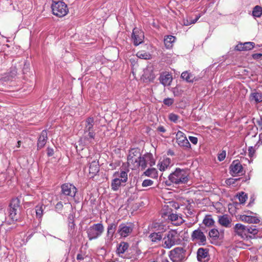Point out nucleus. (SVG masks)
<instances>
[{
  "label": "nucleus",
  "instance_id": "15",
  "mask_svg": "<svg viewBox=\"0 0 262 262\" xmlns=\"http://www.w3.org/2000/svg\"><path fill=\"white\" fill-rule=\"evenodd\" d=\"M232 220L228 214H223L218 216V222L222 226L226 228L231 227Z\"/></svg>",
  "mask_w": 262,
  "mask_h": 262
},
{
  "label": "nucleus",
  "instance_id": "5",
  "mask_svg": "<svg viewBox=\"0 0 262 262\" xmlns=\"http://www.w3.org/2000/svg\"><path fill=\"white\" fill-rule=\"evenodd\" d=\"M104 230V228L102 223L93 224L86 231L88 238L90 241L98 238L102 235Z\"/></svg>",
  "mask_w": 262,
  "mask_h": 262
},
{
  "label": "nucleus",
  "instance_id": "2",
  "mask_svg": "<svg viewBox=\"0 0 262 262\" xmlns=\"http://www.w3.org/2000/svg\"><path fill=\"white\" fill-rule=\"evenodd\" d=\"M188 181V173L184 169L177 168L174 171L168 176V180L165 182L167 186H170L171 183L180 185L186 183Z\"/></svg>",
  "mask_w": 262,
  "mask_h": 262
},
{
  "label": "nucleus",
  "instance_id": "42",
  "mask_svg": "<svg viewBox=\"0 0 262 262\" xmlns=\"http://www.w3.org/2000/svg\"><path fill=\"white\" fill-rule=\"evenodd\" d=\"M68 226L69 233L73 234L75 228V224L73 219H69Z\"/></svg>",
  "mask_w": 262,
  "mask_h": 262
},
{
  "label": "nucleus",
  "instance_id": "21",
  "mask_svg": "<svg viewBox=\"0 0 262 262\" xmlns=\"http://www.w3.org/2000/svg\"><path fill=\"white\" fill-rule=\"evenodd\" d=\"M100 167L98 163V161H93L90 165L89 167V173L92 174L91 177L93 178L96 176L99 171Z\"/></svg>",
  "mask_w": 262,
  "mask_h": 262
},
{
  "label": "nucleus",
  "instance_id": "35",
  "mask_svg": "<svg viewBox=\"0 0 262 262\" xmlns=\"http://www.w3.org/2000/svg\"><path fill=\"white\" fill-rule=\"evenodd\" d=\"M149 238L152 242L157 243L162 239L161 232H153L150 234Z\"/></svg>",
  "mask_w": 262,
  "mask_h": 262
},
{
  "label": "nucleus",
  "instance_id": "55",
  "mask_svg": "<svg viewBox=\"0 0 262 262\" xmlns=\"http://www.w3.org/2000/svg\"><path fill=\"white\" fill-rule=\"evenodd\" d=\"M54 155V149L50 147L47 148V155L48 157H51Z\"/></svg>",
  "mask_w": 262,
  "mask_h": 262
},
{
  "label": "nucleus",
  "instance_id": "29",
  "mask_svg": "<svg viewBox=\"0 0 262 262\" xmlns=\"http://www.w3.org/2000/svg\"><path fill=\"white\" fill-rule=\"evenodd\" d=\"M46 206L43 204H38L35 206V212L36 217L41 222L42 215L43 214V211L45 209Z\"/></svg>",
  "mask_w": 262,
  "mask_h": 262
},
{
  "label": "nucleus",
  "instance_id": "14",
  "mask_svg": "<svg viewBox=\"0 0 262 262\" xmlns=\"http://www.w3.org/2000/svg\"><path fill=\"white\" fill-rule=\"evenodd\" d=\"M48 139V133L46 130H43L37 140V149L38 150L42 148L46 145Z\"/></svg>",
  "mask_w": 262,
  "mask_h": 262
},
{
  "label": "nucleus",
  "instance_id": "3",
  "mask_svg": "<svg viewBox=\"0 0 262 262\" xmlns=\"http://www.w3.org/2000/svg\"><path fill=\"white\" fill-rule=\"evenodd\" d=\"M94 119L93 117H88L85 121V125L83 129V139L85 144L93 143L96 136V133L94 129Z\"/></svg>",
  "mask_w": 262,
  "mask_h": 262
},
{
  "label": "nucleus",
  "instance_id": "36",
  "mask_svg": "<svg viewBox=\"0 0 262 262\" xmlns=\"http://www.w3.org/2000/svg\"><path fill=\"white\" fill-rule=\"evenodd\" d=\"M172 210L171 208H169L168 206L165 205L161 210V216L163 218L167 217L169 219L170 217L169 215L172 213Z\"/></svg>",
  "mask_w": 262,
  "mask_h": 262
},
{
  "label": "nucleus",
  "instance_id": "25",
  "mask_svg": "<svg viewBox=\"0 0 262 262\" xmlns=\"http://www.w3.org/2000/svg\"><path fill=\"white\" fill-rule=\"evenodd\" d=\"M177 143L179 146L185 150H189L191 148V145L186 137L181 139H178Z\"/></svg>",
  "mask_w": 262,
  "mask_h": 262
},
{
  "label": "nucleus",
  "instance_id": "28",
  "mask_svg": "<svg viewBox=\"0 0 262 262\" xmlns=\"http://www.w3.org/2000/svg\"><path fill=\"white\" fill-rule=\"evenodd\" d=\"M129 247V244L127 242H121L117 247L116 253L120 255L124 253Z\"/></svg>",
  "mask_w": 262,
  "mask_h": 262
},
{
  "label": "nucleus",
  "instance_id": "57",
  "mask_svg": "<svg viewBox=\"0 0 262 262\" xmlns=\"http://www.w3.org/2000/svg\"><path fill=\"white\" fill-rule=\"evenodd\" d=\"M252 57L254 59H259L262 57V54L261 53H255L252 54Z\"/></svg>",
  "mask_w": 262,
  "mask_h": 262
},
{
  "label": "nucleus",
  "instance_id": "16",
  "mask_svg": "<svg viewBox=\"0 0 262 262\" xmlns=\"http://www.w3.org/2000/svg\"><path fill=\"white\" fill-rule=\"evenodd\" d=\"M208 249L200 248L197 251V259L199 261H206L209 260Z\"/></svg>",
  "mask_w": 262,
  "mask_h": 262
},
{
  "label": "nucleus",
  "instance_id": "18",
  "mask_svg": "<svg viewBox=\"0 0 262 262\" xmlns=\"http://www.w3.org/2000/svg\"><path fill=\"white\" fill-rule=\"evenodd\" d=\"M159 80L161 84L164 86H169L171 84L172 80V77L171 74L168 73H164L161 74L159 77Z\"/></svg>",
  "mask_w": 262,
  "mask_h": 262
},
{
  "label": "nucleus",
  "instance_id": "61",
  "mask_svg": "<svg viewBox=\"0 0 262 262\" xmlns=\"http://www.w3.org/2000/svg\"><path fill=\"white\" fill-rule=\"evenodd\" d=\"M167 155H169V156H174V151L171 150V149H169L168 151H167Z\"/></svg>",
  "mask_w": 262,
  "mask_h": 262
},
{
  "label": "nucleus",
  "instance_id": "53",
  "mask_svg": "<svg viewBox=\"0 0 262 262\" xmlns=\"http://www.w3.org/2000/svg\"><path fill=\"white\" fill-rule=\"evenodd\" d=\"M249 156L250 158H252L254 156L255 153V149L252 146H250L248 148Z\"/></svg>",
  "mask_w": 262,
  "mask_h": 262
},
{
  "label": "nucleus",
  "instance_id": "30",
  "mask_svg": "<svg viewBox=\"0 0 262 262\" xmlns=\"http://www.w3.org/2000/svg\"><path fill=\"white\" fill-rule=\"evenodd\" d=\"M113 177L117 178H120L121 180V182L126 183L128 180V175L127 172L124 170H121L120 172L116 171L114 174Z\"/></svg>",
  "mask_w": 262,
  "mask_h": 262
},
{
  "label": "nucleus",
  "instance_id": "24",
  "mask_svg": "<svg viewBox=\"0 0 262 262\" xmlns=\"http://www.w3.org/2000/svg\"><path fill=\"white\" fill-rule=\"evenodd\" d=\"M250 100L254 101L256 103L262 102V92L260 91L252 92L250 95Z\"/></svg>",
  "mask_w": 262,
  "mask_h": 262
},
{
  "label": "nucleus",
  "instance_id": "6",
  "mask_svg": "<svg viewBox=\"0 0 262 262\" xmlns=\"http://www.w3.org/2000/svg\"><path fill=\"white\" fill-rule=\"evenodd\" d=\"M170 259L173 262H182L185 258V250L182 247H177L170 251Z\"/></svg>",
  "mask_w": 262,
  "mask_h": 262
},
{
  "label": "nucleus",
  "instance_id": "41",
  "mask_svg": "<svg viewBox=\"0 0 262 262\" xmlns=\"http://www.w3.org/2000/svg\"><path fill=\"white\" fill-rule=\"evenodd\" d=\"M137 56L139 58L144 59H149L151 57V55L149 53L144 51L138 52L137 53Z\"/></svg>",
  "mask_w": 262,
  "mask_h": 262
},
{
  "label": "nucleus",
  "instance_id": "39",
  "mask_svg": "<svg viewBox=\"0 0 262 262\" xmlns=\"http://www.w3.org/2000/svg\"><path fill=\"white\" fill-rule=\"evenodd\" d=\"M258 232V229L256 228V226L251 225L247 226V234L250 233L253 235H255Z\"/></svg>",
  "mask_w": 262,
  "mask_h": 262
},
{
  "label": "nucleus",
  "instance_id": "44",
  "mask_svg": "<svg viewBox=\"0 0 262 262\" xmlns=\"http://www.w3.org/2000/svg\"><path fill=\"white\" fill-rule=\"evenodd\" d=\"M209 235L210 237L216 238L219 237V232L216 229H212L209 232Z\"/></svg>",
  "mask_w": 262,
  "mask_h": 262
},
{
  "label": "nucleus",
  "instance_id": "26",
  "mask_svg": "<svg viewBox=\"0 0 262 262\" xmlns=\"http://www.w3.org/2000/svg\"><path fill=\"white\" fill-rule=\"evenodd\" d=\"M240 219L242 221L248 223L257 224L260 222L257 217L251 215H241Z\"/></svg>",
  "mask_w": 262,
  "mask_h": 262
},
{
  "label": "nucleus",
  "instance_id": "47",
  "mask_svg": "<svg viewBox=\"0 0 262 262\" xmlns=\"http://www.w3.org/2000/svg\"><path fill=\"white\" fill-rule=\"evenodd\" d=\"M169 119L174 123L177 122L179 116L175 114L171 113L168 116Z\"/></svg>",
  "mask_w": 262,
  "mask_h": 262
},
{
  "label": "nucleus",
  "instance_id": "58",
  "mask_svg": "<svg viewBox=\"0 0 262 262\" xmlns=\"http://www.w3.org/2000/svg\"><path fill=\"white\" fill-rule=\"evenodd\" d=\"M196 22V19H191L190 20V22H188V20H187V23H184V25L185 26H188V25H191V24H195V23Z\"/></svg>",
  "mask_w": 262,
  "mask_h": 262
},
{
  "label": "nucleus",
  "instance_id": "45",
  "mask_svg": "<svg viewBox=\"0 0 262 262\" xmlns=\"http://www.w3.org/2000/svg\"><path fill=\"white\" fill-rule=\"evenodd\" d=\"M69 197H67L63 195L61 193L59 195V199L60 201H62L64 205L69 204Z\"/></svg>",
  "mask_w": 262,
  "mask_h": 262
},
{
  "label": "nucleus",
  "instance_id": "13",
  "mask_svg": "<svg viewBox=\"0 0 262 262\" xmlns=\"http://www.w3.org/2000/svg\"><path fill=\"white\" fill-rule=\"evenodd\" d=\"M229 168L230 173L232 176H235L243 172V166L238 160L233 161Z\"/></svg>",
  "mask_w": 262,
  "mask_h": 262
},
{
  "label": "nucleus",
  "instance_id": "9",
  "mask_svg": "<svg viewBox=\"0 0 262 262\" xmlns=\"http://www.w3.org/2000/svg\"><path fill=\"white\" fill-rule=\"evenodd\" d=\"M144 38V32L140 29L135 28L132 33V39L135 46L142 43Z\"/></svg>",
  "mask_w": 262,
  "mask_h": 262
},
{
  "label": "nucleus",
  "instance_id": "32",
  "mask_svg": "<svg viewBox=\"0 0 262 262\" xmlns=\"http://www.w3.org/2000/svg\"><path fill=\"white\" fill-rule=\"evenodd\" d=\"M176 37L172 35L167 36L164 40L165 46L166 49H171L173 46V43L176 40Z\"/></svg>",
  "mask_w": 262,
  "mask_h": 262
},
{
  "label": "nucleus",
  "instance_id": "38",
  "mask_svg": "<svg viewBox=\"0 0 262 262\" xmlns=\"http://www.w3.org/2000/svg\"><path fill=\"white\" fill-rule=\"evenodd\" d=\"M252 14L254 17H260L262 14V7L258 5L255 6L252 11Z\"/></svg>",
  "mask_w": 262,
  "mask_h": 262
},
{
  "label": "nucleus",
  "instance_id": "31",
  "mask_svg": "<svg viewBox=\"0 0 262 262\" xmlns=\"http://www.w3.org/2000/svg\"><path fill=\"white\" fill-rule=\"evenodd\" d=\"M171 163V159L169 158H165L158 164L159 169L160 171H164Z\"/></svg>",
  "mask_w": 262,
  "mask_h": 262
},
{
  "label": "nucleus",
  "instance_id": "46",
  "mask_svg": "<svg viewBox=\"0 0 262 262\" xmlns=\"http://www.w3.org/2000/svg\"><path fill=\"white\" fill-rule=\"evenodd\" d=\"M154 184V181L150 179H145L144 180L142 183V186L143 187H146L148 186H150Z\"/></svg>",
  "mask_w": 262,
  "mask_h": 262
},
{
  "label": "nucleus",
  "instance_id": "22",
  "mask_svg": "<svg viewBox=\"0 0 262 262\" xmlns=\"http://www.w3.org/2000/svg\"><path fill=\"white\" fill-rule=\"evenodd\" d=\"M169 220L171 221L172 223L176 226H179L184 222V220L182 217L176 213H172L169 215Z\"/></svg>",
  "mask_w": 262,
  "mask_h": 262
},
{
  "label": "nucleus",
  "instance_id": "62",
  "mask_svg": "<svg viewBox=\"0 0 262 262\" xmlns=\"http://www.w3.org/2000/svg\"><path fill=\"white\" fill-rule=\"evenodd\" d=\"M11 76H14L16 75V71L15 70V69H14V70H12L11 71Z\"/></svg>",
  "mask_w": 262,
  "mask_h": 262
},
{
  "label": "nucleus",
  "instance_id": "56",
  "mask_svg": "<svg viewBox=\"0 0 262 262\" xmlns=\"http://www.w3.org/2000/svg\"><path fill=\"white\" fill-rule=\"evenodd\" d=\"M241 178L238 179H229L227 180V184H234L235 182L237 181L241 180Z\"/></svg>",
  "mask_w": 262,
  "mask_h": 262
},
{
  "label": "nucleus",
  "instance_id": "34",
  "mask_svg": "<svg viewBox=\"0 0 262 262\" xmlns=\"http://www.w3.org/2000/svg\"><path fill=\"white\" fill-rule=\"evenodd\" d=\"M144 174L147 177L154 179L157 178L158 177V171L155 168H148L144 172Z\"/></svg>",
  "mask_w": 262,
  "mask_h": 262
},
{
  "label": "nucleus",
  "instance_id": "50",
  "mask_svg": "<svg viewBox=\"0 0 262 262\" xmlns=\"http://www.w3.org/2000/svg\"><path fill=\"white\" fill-rule=\"evenodd\" d=\"M226 151L225 150H223L220 154H219L218 155V160L220 161H223L225 157H226Z\"/></svg>",
  "mask_w": 262,
  "mask_h": 262
},
{
  "label": "nucleus",
  "instance_id": "60",
  "mask_svg": "<svg viewBox=\"0 0 262 262\" xmlns=\"http://www.w3.org/2000/svg\"><path fill=\"white\" fill-rule=\"evenodd\" d=\"M76 258L77 260H83L84 259V256L81 254H78L77 255Z\"/></svg>",
  "mask_w": 262,
  "mask_h": 262
},
{
  "label": "nucleus",
  "instance_id": "59",
  "mask_svg": "<svg viewBox=\"0 0 262 262\" xmlns=\"http://www.w3.org/2000/svg\"><path fill=\"white\" fill-rule=\"evenodd\" d=\"M157 130L162 133H165L166 132V129H165L164 127L163 126H160L158 127Z\"/></svg>",
  "mask_w": 262,
  "mask_h": 262
},
{
  "label": "nucleus",
  "instance_id": "48",
  "mask_svg": "<svg viewBox=\"0 0 262 262\" xmlns=\"http://www.w3.org/2000/svg\"><path fill=\"white\" fill-rule=\"evenodd\" d=\"M174 102V100L172 98H167L163 100V103L168 106H171Z\"/></svg>",
  "mask_w": 262,
  "mask_h": 262
},
{
  "label": "nucleus",
  "instance_id": "7",
  "mask_svg": "<svg viewBox=\"0 0 262 262\" xmlns=\"http://www.w3.org/2000/svg\"><path fill=\"white\" fill-rule=\"evenodd\" d=\"M61 192L65 196L74 198L76 195L77 189L76 187L71 183H64L61 186Z\"/></svg>",
  "mask_w": 262,
  "mask_h": 262
},
{
  "label": "nucleus",
  "instance_id": "23",
  "mask_svg": "<svg viewBox=\"0 0 262 262\" xmlns=\"http://www.w3.org/2000/svg\"><path fill=\"white\" fill-rule=\"evenodd\" d=\"M125 183L121 182L120 178H115L111 182V188L114 191H117L121 186H125Z\"/></svg>",
  "mask_w": 262,
  "mask_h": 262
},
{
  "label": "nucleus",
  "instance_id": "12",
  "mask_svg": "<svg viewBox=\"0 0 262 262\" xmlns=\"http://www.w3.org/2000/svg\"><path fill=\"white\" fill-rule=\"evenodd\" d=\"M176 233L174 231H169L163 238L164 247L169 249L176 243Z\"/></svg>",
  "mask_w": 262,
  "mask_h": 262
},
{
  "label": "nucleus",
  "instance_id": "11",
  "mask_svg": "<svg viewBox=\"0 0 262 262\" xmlns=\"http://www.w3.org/2000/svg\"><path fill=\"white\" fill-rule=\"evenodd\" d=\"M133 227L132 224L122 223L119 225L117 232L121 237H126L132 233Z\"/></svg>",
  "mask_w": 262,
  "mask_h": 262
},
{
  "label": "nucleus",
  "instance_id": "54",
  "mask_svg": "<svg viewBox=\"0 0 262 262\" xmlns=\"http://www.w3.org/2000/svg\"><path fill=\"white\" fill-rule=\"evenodd\" d=\"M189 139L190 141L194 145H196L198 141V138L195 137L189 136Z\"/></svg>",
  "mask_w": 262,
  "mask_h": 262
},
{
  "label": "nucleus",
  "instance_id": "20",
  "mask_svg": "<svg viewBox=\"0 0 262 262\" xmlns=\"http://www.w3.org/2000/svg\"><path fill=\"white\" fill-rule=\"evenodd\" d=\"M117 227V223L114 222L108 225L107 228V239L111 241L113 239V236Z\"/></svg>",
  "mask_w": 262,
  "mask_h": 262
},
{
  "label": "nucleus",
  "instance_id": "33",
  "mask_svg": "<svg viewBox=\"0 0 262 262\" xmlns=\"http://www.w3.org/2000/svg\"><path fill=\"white\" fill-rule=\"evenodd\" d=\"M143 157L145 160V161L149 164L150 166H152L155 165L156 161L154 158L153 155L150 152H146L144 154Z\"/></svg>",
  "mask_w": 262,
  "mask_h": 262
},
{
  "label": "nucleus",
  "instance_id": "8",
  "mask_svg": "<svg viewBox=\"0 0 262 262\" xmlns=\"http://www.w3.org/2000/svg\"><path fill=\"white\" fill-rule=\"evenodd\" d=\"M191 239L193 242L198 243L199 245H205L206 243V236L200 228L192 232Z\"/></svg>",
  "mask_w": 262,
  "mask_h": 262
},
{
  "label": "nucleus",
  "instance_id": "27",
  "mask_svg": "<svg viewBox=\"0 0 262 262\" xmlns=\"http://www.w3.org/2000/svg\"><path fill=\"white\" fill-rule=\"evenodd\" d=\"M147 165L145 160L143 156H141L137 162L133 165V168L136 169L140 168L141 170H144L147 167Z\"/></svg>",
  "mask_w": 262,
  "mask_h": 262
},
{
  "label": "nucleus",
  "instance_id": "19",
  "mask_svg": "<svg viewBox=\"0 0 262 262\" xmlns=\"http://www.w3.org/2000/svg\"><path fill=\"white\" fill-rule=\"evenodd\" d=\"M255 46L253 42H246L245 43H239L235 47V50L237 51H248L252 49Z\"/></svg>",
  "mask_w": 262,
  "mask_h": 262
},
{
  "label": "nucleus",
  "instance_id": "10",
  "mask_svg": "<svg viewBox=\"0 0 262 262\" xmlns=\"http://www.w3.org/2000/svg\"><path fill=\"white\" fill-rule=\"evenodd\" d=\"M141 156L142 155L140 148H131L128 151V155L127 156L128 163L133 166Z\"/></svg>",
  "mask_w": 262,
  "mask_h": 262
},
{
  "label": "nucleus",
  "instance_id": "40",
  "mask_svg": "<svg viewBox=\"0 0 262 262\" xmlns=\"http://www.w3.org/2000/svg\"><path fill=\"white\" fill-rule=\"evenodd\" d=\"M203 223L207 226H211L213 225L214 222L211 215H206L203 220Z\"/></svg>",
  "mask_w": 262,
  "mask_h": 262
},
{
  "label": "nucleus",
  "instance_id": "37",
  "mask_svg": "<svg viewBox=\"0 0 262 262\" xmlns=\"http://www.w3.org/2000/svg\"><path fill=\"white\" fill-rule=\"evenodd\" d=\"M181 78L184 80H185L187 82H193L194 77L193 75L190 73H188L187 71L183 72L181 74Z\"/></svg>",
  "mask_w": 262,
  "mask_h": 262
},
{
  "label": "nucleus",
  "instance_id": "64",
  "mask_svg": "<svg viewBox=\"0 0 262 262\" xmlns=\"http://www.w3.org/2000/svg\"><path fill=\"white\" fill-rule=\"evenodd\" d=\"M259 140L261 142V143H262V134L259 135Z\"/></svg>",
  "mask_w": 262,
  "mask_h": 262
},
{
  "label": "nucleus",
  "instance_id": "63",
  "mask_svg": "<svg viewBox=\"0 0 262 262\" xmlns=\"http://www.w3.org/2000/svg\"><path fill=\"white\" fill-rule=\"evenodd\" d=\"M20 144H21V141H18L17 142V145H16L17 147H19L20 146Z\"/></svg>",
  "mask_w": 262,
  "mask_h": 262
},
{
  "label": "nucleus",
  "instance_id": "52",
  "mask_svg": "<svg viewBox=\"0 0 262 262\" xmlns=\"http://www.w3.org/2000/svg\"><path fill=\"white\" fill-rule=\"evenodd\" d=\"M29 63H28L26 61L24 63V68L23 69V72L24 74H26L29 71Z\"/></svg>",
  "mask_w": 262,
  "mask_h": 262
},
{
  "label": "nucleus",
  "instance_id": "43",
  "mask_svg": "<svg viewBox=\"0 0 262 262\" xmlns=\"http://www.w3.org/2000/svg\"><path fill=\"white\" fill-rule=\"evenodd\" d=\"M248 198L247 195L244 192H241L238 195V200L241 204H244L246 202Z\"/></svg>",
  "mask_w": 262,
  "mask_h": 262
},
{
  "label": "nucleus",
  "instance_id": "1",
  "mask_svg": "<svg viewBox=\"0 0 262 262\" xmlns=\"http://www.w3.org/2000/svg\"><path fill=\"white\" fill-rule=\"evenodd\" d=\"M20 202L18 198L12 199L7 209L6 221L8 224H14L19 220V216L17 214V209L20 207Z\"/></svg>",
  "mask_w": 262,
  "mask_h": 262
},
{
  "label": "nucleus",
  "instance_id": "49",
  "mask_svg": "<svg viewBox=\"0 0 262 262\" xmlns=\"http://www.w3.org/2000/svg\"><path fill=\"white\" fill-rule=\"evenodd\" d=\"M63 203L62 201L58 202L55 205V209L57 211L60 212L63 209Z\"/></svg>",
  "mask_w": 262,
  "mask_h": 262
},
{
  "label": "nucleus",
  "instance_id": "51",
  "mask_svg": "<svg viewBox=\"0 0 262 262\" xmlns=\"http://www.w3.org/2000/svg\"><path fill=\"white\" fill-rule=\"evenodd\" d=\"M186 137L185 134L179 130L176 134V140H178V139H181Z\"/></svg>",
  "mask_w": 262,
  "mask_h": 262
},
{
  "label": "nucleus",
  "instance_id": "17",
  "mask_svg": "<svg viewBox=\"0 0 262 262\" xmlns=\"http://www.w3.org/2000/svg\"><path fill=\"white\" fill-rule=\"evenodd\" d=\"M234 231L236 234L243 238L247 237V226L242 224H236L234 227Z\"/></svg>",
  "mask_w": 262,
  "mask_h": 262
},
{
  "label": "nucleus",
  "instance_id": "4",
  "mask_svg": "<svg viewBox=\"0 0 262 262\" xmlns=\"http://www.w3.org/2000/svg\"><path fill=\"white\" fill-rule=\"evenodd\" d=\"M53 14L59 17H62L69 12L67 5L62 1H53L51 6Z\"/></svg>",
  "mask_w": 262,
  "mask_h": 262
}]
</instances>
